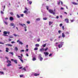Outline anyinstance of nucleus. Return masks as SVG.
I'll list each match as a JSON object with an SVG mask.
<instances>
[{
    "mask_svg": "<svg viewBox=\"0 0 78 78\" xmlns=\"http://www.w3.org/2000/svg\"><path fill=\"white\" fill-rule=\"evenodd\" d=\"M7 62L8 63V64L7 65V67H9V66H11V61L7 60Z\"/></svg>",
    "mask_w": 78,
    "mask_h": 78,
    "instance_id": "1",
    "label": "nucleus"
},
{
    "mask_svg": "<svg viewBox=\"0 0 78 78\" xmlns=\"http://www.w3.org/2000/svg\"><path fill=\"white\" fill-rule=\"evenodd\" d=\"M48 11L49 12H50V13H51V14H53V15H55V13L54 11H53V10L52 9H50Z\"/></svg>",
    "mask_w": 78,
    "mask_h": 78,
    "instance_id": "2",
    "label": "nucleus"
},
{
    "mask_svg": "<svg viewBox=\"0 0 78 78\" xmlns=\"http://www.w3.org/2000/svg\"><path fill=\"white\" fill-rule=\"evenodd\" d=\"M3 34H4L3 35V36H8V35H6L7 34V31H4L3 32Z\"/></svg>",
    "mask_w": 78,
    "mask_h": 78,
    "instance_id": "3",
    "label": "nucleus"
},
{
    "mask_svg": "<svg viewBox=\"0 0 78 78\" xmlns=\"http://www.w3.org/2000/svg\"><path fill=\"white\" fill-rule=\"evenodd\" d=\"M11 61H12L13 62H14L16 64H17V61L16 60H14V59H11Z\"/></svg>",
    "mask_w": 78,
    "mask_h": 78,
    "instance_id": "4",
    "label": "nucleus"
},
{
    "mask_svg": "<svg viewBox=\"0 0 78 78\" xmlns=\"http://www.w3.org/2000/svg\"><path fill=\"white\" fill-rule=\"evenodd\" d=\"M45 50V49H44V48H41L40 49V51L41 52H43Z\"/></svg>",
    "mask_w": 78,
    "mask_h": 78,
    "instance_id": "5",
    "label": "nucleus"
},
{
    "mask_svg": "<svg viewBox=\"0 0 78 78\" xmlns=\"http://www.w3.org/2000/svg\"><path fill=\"white\" fill-rule=\"evenodd\" d=\"M65 21L67 23H69V19H68L66 18L65 19Z\"/></svg>",
    "mask_w": 78,
    "mask_h": 78,
    "instance_id": "6",
    "label": "nucleus"
},
{
    "mask_svg": "<svg viewBox=\"0 0 78 78\" xmlns=\"http://www.w3.org/2000/svg\"><path fill=\"white\" fill-rule=\"evenodd\" d=\"M19 25H20L21 26V27H23L24 26H26V25L25 24L20 23Z\"/></svg>",
    "mask_w": 78,
    "mask_h": 78,
    "instance_id": "7",
    "label": "nucleus"
},
{
    "mask_svg": "<svg viewBox=\"0 0 78 78\" xmlns=\"http://www.w3.org/2000/svg\"><path fill=\"white\" fill-rule=\"evenodd\" d=\"M17 42H19V44H20V45H23V43L22 41H19V40H17Z\"/></svg>",
    "mask_w": 78,
    "mask_h": 78,
    "instance_id": "8",
    "label": "nucleus"
},
{
    "mask_svg": "<svg viewBox=\"0 0 78 78\" xmlns=\"http://www.w3.org/2000/svg\"><path fill=\"white\" fill-rule=\"evenodd\" d=\"M44 54L45 55V56H46L48 55V54H49V53L47 52H44Z\"/></svg>",
    "mask_w": 78,
    "mask_h": 78,
    "instance_id": "9",
    "label": "nucleus"
},
{
    "mask_svg": "<svg viewBox=\"0 0 78 78\" xmlns=\"http://www.w3.org/2000/svg\"><path fill=\"white\" fill-rule=\"evenodd\" d=\"M10 20L11 21H12V20H14V18L12 17H10L9 18Z\"/></svg>",
    "mask_w": 78,
    "mask_h": 78,
    "instance_id": "10",
    "label": "nucleus"
},
{
    "mask_svg": "<svg viewBox=\"0 0 78 78\" xmlns=\"http://www.w3.org/2000/svg\"><path fill=\"white\" fill-rule=\"evenodd\" d=\"M72 4L73 5H78V3H76L74 2H72Z\"/></svg>",
    "mask_w": 78,
    "mask_h": 78,
    "instance_id": "11",
    "label": "nucleus"
},
{
    "mask_svg": "<svg viewBox=\"0 0 78 78\" xmlns=\"http://www.w3.org/2000/svg\"><path fill=\"white\" fill-rule=\"evenodd\" d=\"M9 49L8 48H6L5 51H6V52H9Z\"/></svg>",
    "mask_w": 78,
    "mask_h": 78,
    "instance_id": "12",
    "label": "nucleus"
},
{
    "mask_svg": "<svg viewBox=\"0 0 78 78\" xmlns=\"http://www.w3.org/2000/svg\"><path fill=\"white\" fill-rule=\"evenodd\" d=\"M53 23V22H51V21H49V25L50 26L51 24Z\"/></svg>",
    "mask_w": 78,
    "mask_h": 78,
    "instance_id": "13",
    "label": "nucleus"
},
{
    "mask_svg": "<svg viewBox=\"0 0 78 78\" xmlns=\"http://www.w3.org/2000/svg\"><path fill=\"white\" fill-rule=\"evenodd\" d=\"M39 74H37L36 73L34 74V76H39Z\"/></svg>",
    "mask_w": 78,
    "mask_h": 78,
    "instance_id": "14",
    "label": "nucleus"
},
{
    "mask_svg": "<svg viewBox=\"0 0 78 78\" xmlns=\"http://www.w3.org/2000/svg\"><path fill=\"white\" fill-rule=\"evenodd\" d=\"M6 45H8V46H9V47H12V45L11 44H7Z\"/></svg>",
    "mask_w": 78,
    "mask_h": 78,
    "instance_id": "15",
    "label": "nucleus"
},
{
    "mask_svg": "<svg viewBox=\"0 0 78 78\" xmlns=\"http://www.w3.org/2000/svg\"><path fill=\"white\" fill-rule=\"evenodd\" d=\"M15 50L16 51H18V48L17 47H15Z\"/></svg>",
    "mask_w": 78,
    "mask_h": 78,
    "instance_id": "16",
    "label": "nucleus"
},
{
    "mask_svg": "<svg viewBox=\"0 0 78 78\" xmlns=\"http://www.w3.org/2000/svg\"><path fill=\"white\" fill-rule=\"evenodd\" d=\"M62 37H65V34H64V33H62Z\"/></svg>",
    "mask_w": 78,
    "mask_h": 78,
    "instance_id": "17",
    "label": "nucleus"
},
{
    "mask_svg": "<svg viewBox=\"0 0 78 78\" xmlns=\"http://www.w3.org/2000/svg\"><path fill=\"white\" fill-rule=\"evenodd\" d=\"M0 74L4 75V73L3 72L0 71Z\"/></svg>",
    "mask_w": 78,
    "mask_h": 78,
    "instance_id": "18",
    "label": "nucleus"
},
{
    "mask_svg": "<svg viewBox=\"0 0 78 78\" xmlns=\"http://www.w3.org/2000/svg\"><path fill=\"white\" fill-rule=\"evenodd\" d=\"M19 59L21 61V62H22V63H23V60L21 59V58H20Z\"/></svg>",
    "mask_w": 78,
    "mask_h": 78,
    "instance_id": "19",
    "label": "nucleus"
},
{
    "mask_svg": "<svg viewBox=\"0 0 78 78\" xmlns=\"http://www.w3.org/2000/svg\"><path fill=\"white\" fill-rule=\"evenodd\" d=\"M58 47L59 48H61L62 47V45H61V44H59L58 45Z\"/></svg>",
    "mask_w": 78,
    "mask_h": 78,
    "instance_id": "20",
    "label": "nucleus"
},
{
    "mask_svg": "<svg viewBox=\"0 0 78 78\" xmlns=\"http://www.w3.org/2000/svg\"><path fill=\"white\" fill-rule=\"evenodd\" d=\"M27 26H25V27H24V28H25V31H27Z\"/></svg>",
    "mask_w": 78,
    "mask_h": 78,
    "instance_id": "21",
    "label": "nucleus"
},
{
    "mask_svg": "<svg viewBox=\"0 0 78 78\" xmlns=\"http://www.w3.org/2000/svg\"><path fill=\"white\" fill-rule=\"evenodd\" d=\"M11 27H12L13 26H14V23H11Z\"/></svg>",
    "mask_w": 78,
    "mask_h": 78,
    "instance_id": "22",
    "label": "nucleus"
},
{
    "mask_svg": "<svg viewBox=\"0 0 78 78\" xmlns=\"http://www.w3.org/2000/svg\"><path fill=\"white\" fill-rule=\"evenodd\" d=\"M35 47H39V44H35Z\"/></svg>",
    "mask_w": 78,
    "mask_h": 78,
    "instance_id": "23",
    "label": "nucleus"
},
{
    "mask_svg": "<svg viewBox=\"0 0 78 78\" xmlns=\"http://www.w3.org/2000/svg\"><path fill=\"white\" fill-rule=\"evenodd\" d=\"M32 60H33V61H36V58L34 57L33 58Z\"/></svg>",
    "mask_w": 78,
    "mask_h": 78,
    "instance_id": "24",
    "label": "nucleus"
},
{
    "mask_svg": "<svg viewBox=\"0 0 78 78\" xmlns=\"http://www.w3.org/2000/svg\"><path fill=\"white\" fill-rule=\"evenodd\" d=\"M27 12H28V11L27 10H25L23 12L24 13H27Z\"/></svg>",
    "mask_w": 78,
    "mask_h": 78,
    "instance_id": "25",
    "label": "nucleus"
},
{
    "mask_svg": "<svg viewBox=\"0 0 78 78\" xmlns=\"http://www.w3.org/2000/svg\"><path fill=\"white\" fill-rule=\"evenodd\" d=\"M43 20H47V18H46V17L43 18Z\"/></svg>",
    "mask_w": 78,
    "mask_h": 78,
    "instance_id": "26",
    "label": "nucleus"
},
{
    "mask_svg": "<svg viewBox=\"0 0 78 78\" xmlns=\"http://www.w3.org/2000/svg\"><path fill=\"white\" fill-rule=\"evenodd\" d=\"M38 50V48L37 47L35 48L34 49V50Z\"/></svg>",
    "mask_w": 78,
    "mask_h": 78,
    "instance_id": "27",
    "label": "nucleus"
},
{
    "mask_svg": "<svg viewBox=\"0 0 78 78\" xmlns=\"http://www.w3.org/2000/svg\"><path fill=\"white\" fill-rule=\"evenodd\" d=\"M40 20V18H37L36 19V20L37 21H39Z\"/></svg>",
    "mask_w": 78,
    "mask_h": 78,
    "instance_id": "28",
    "label": "nucleus"
},
{
    "mask_svg": "<svg viewBox=\"0 0 78 78\" xmlns=\"http://www.w3.org/2000/svg\"><path fill=\"white\" fill-rule=\"evenodd\" d=\"M29 3L30 5H31V4H32V2L29 1Z\"/></svg>",
    "mask_w": 78,
    "mask_h": 78,
    "instance_id": "29",
    "label": "nucleus"
},
{
    "mask_svg": "<svg viewBox=\"0 0 78 78\" xmlns=\"http://www.w3.org/2000/svg\"><path fill=\"white\" fill-rule=\"evenodd\" d=\"M17 17L18 18H20V16H19L18 14L17 15Z\"/></svg>",
    "mask_w": 78,
    "mask_h": 78,
    "instance_id": "30",
    "label": "nucleus"
},
{
    "mask_svg": "<svg viewBox=\"0 0 78 78\" xmlns=\"http://www.w3.org/2000/svg\"><path fill=\"white\" fill-rule=\"evenodd\" d=\"M43 47H45L46 46V44H43V45H42Z\"/></svg>",
    "mask_w": 78,
    "mask_h": 78,
    "instance_id": "31",
    "label": "nucleus"
},
{
    "mask_svg": "<svg viewBox=\"0 0 78 78\" xmlns=\"http://www.w3.org/2000/svg\"><path fill=\"white\" fill-rule=\"evenodd\" d=\"M40 60L41 61H42V60H43V58L42 57L40 58Z\"/></svg>",
    "mask_w": 78,
    "mask_h": 78,
    "instance_id": "32",
    "label": "nucleus"
},
{
    "mask_svg": "<svg viewBox=\"0 0 78 78\" xmlns=\"http://www.w3.org/2000/svg\"><path fill=\"white\" fill-rule=\"evenodd\" d=\"M14 36H15V37H16L17 36H18V35H16V34H13Z\"/></svg>",
    "mask_w": 78,
    "mask_h": 78,
    "instance_id": "33",
    "label": "nucleus"
},
{
    "mask_svg": "<svg viewBox=\"0 0 78 78\" xmlns=\"http://www.w3.org/2000/svg\"><path fill=\"white\" fill-rule=\"evenodd\" d=\"M48 48H47L44 49V51H47V50H48Z\"/></svg>",
    "mask_w": 78,
    "mask_h": 78,
    "instance_id": "34",
    "label": "nucleus"
},
{
    "mask_svg": "<svg viewBox=\"0 0 78 78\" xmlns=\"http://www.w3.org/2000/svg\"><path fill=\"white\" fill-rule=\"evenodd\" d=\"M22 71L24 70V71H26V69H22Z\"/></svg>",
    "mask_w": 78,
    "mask_h": 78,
    "instance_id": "35",
    "label": "nucleus"
},
{
    "mask_svg": "<svg viewBox=\"0 0 78 78\" xmlns=\"http://www.w3.org/2000/svg\"><path fill=\"white\" fill-rule=\"evenodd\" d=\"M10 14H11V15H12L13 14V12H10Z\"/></svg>",
    "mask_w": 78,
    "mask_h": 78,
    "instance_id": "36",
    "label": "nucleus"
},
{
    "mask_svg": "<svg viewBox=\"0 0 78 78\" xmlns=\"http://www.w3.org/2000/svg\"><path fill=\"white\" fill-rule=\"evenodd\" d=\"M24 76L23 75H20V78H21V77H23V76Z\"/></svg>",
    "mask_w": 78,
    "mask_h": 78,
    "instance_id": "37",
    "label": "nucleus"
},
{
    "mask_svg": "<svg viewBox=\"0 0 78 78\" xmlns=\"http://www.w3.org/2000/svg\"><path fill=\"white\" fill-rule=\"evenodd\" d=\"M42 58V57H41V55L39 54V58Z\"/></svg>",
    "mask_w": 78,
    "mask_h": 78,
    "instance_id": "38",
    "label": "nucleus"
},
{
    "mask_svg": "<svg viewBox=\"0 0 78 78\" xmlns=\"http://www.w3.org/2000/svg\"><path fill=\"white\" fill-rule=\"evenodd\" d=\"M27 23H28V24H29V23H30V22L29 21H27Z\"/></svg>",
    "mask_w": 78,
    "mask_h": 78,
    "instance_id": "39",
    "label": "nucleus"
},
{
    "mask_svg": "<svg viewBox=\"0 0 78 78\" xmlns=\"http://www.w3.org/2000/svg\"><path fill=\"white\" fill-rule=\"evenodd\" d=\"M46 9L47 10H48V6H46Z\"/></svg>",
    "mask_w": 78,
    "mask_h": 78,
    "instance_id": "40",
    "label": "nucleus"
},
{
    "mask_svg": "<svg viewBox=\"0 0 78 78\" xmlns=\"http://www.w3.org/2000/svg\"><path fill=\"white\" fill-rule=\"evenodd\" d=\"M9 53H10V54H11V55H14L13 52H10Z\"/></svg>",
    "mask_w": 78,
    "mask_h": 78,
    "instance_id": "41",
    "label": "nucleus"
},
{
    "mask_svg": "<svg viewBox=\"0 0 78 78\" xmlns=\"http://www.w3.org/2000/svg\"><path fill=\"white\" fill-rule=\"evenodd\" d=\"M62 28L63 30H64V26H62Z\"/></svg>",
    "mask_w": 78,
    "mask_h": 78,
    "instance_id": "42",
    "label": "nucleus"
},
{
    "mask_svg": "<svg viewBox=\"0 0 78 78\" xmlns=\"http://www.w3.org/2000/svg\"><path fill=\"white\" fill-rule=\"evenodd\" d=\"M11 42L12 44H14L15 43V42L14 41H12Z\"/></svg>",
    "mask_w": 78,
    "mask_h": 78,
    "instance_id": "43",
    "label": "nucleus"
},
{
    "mask_svg": "<svg viewBox=\"0 0 78 78\" xmlns=\"http://www.w3.org/2000/svg\"><path fill=\"white\" fill-rule=\"evenodd\" d=\"M20 15L21 16V17H23V14H21Z\"/></svg>",
    "mask_w": 78,
    "mask_h": 78,
    "instance_id": "44",
    "label": "nucleus"
},
{
    "mask_svg": "<svg viewBox=\"0 0 78 78\" xmlns=\"http://www.w3.org/2000/svg\"><path fill=\"white\" fill-rule=\"evenodd\" d=\"M58 33L59 34H60V33H61V30H58Z\"/></svg>",
    "mask_w": 78,
    "mask_h": 78,
    "instance_id": "45",
    "label": "nucleus"
},
{
    "mask_svg": "<svg viewBox=\"0 0 78 78\" xmlns=\"http://www.w3.org/2000/svg\"><path fill=\"white\" fill-rule=\"evenodd\" d=\"M0 44H4V43L2 42H0Z\"/></svg>",
    "mask_w": 78,
    "mask_h": 78,
    "instance_id": "46",
    "label": "nucleus"
},
{
    "mask_svg": "<svg viewBox=\"0 0 78 78\" xmlns=\"http://www.w3.org/2000/svg\"><path fill=\"white\" fill-rule=\"evenodd\" d=\"M9 41L10 42L11 41V39H10V38H9Z\"/></svg>",
    "mask_w": 78,
    "mask_h": 78,
    "instance_id": "47",
    "label": "nucleus"
},
{
    "mask_svg": "<svg viewBox=\"0 0 78 78\" xmlns=\"http://www.w3.org/2000/svg\"><path fill=\"white\" fill-rule=\"evenodd\" d=\"M74 21V20H71V22H73Z\"/></svg>",
    "mask_w": 78,
    "mask_h": 78,
    "instance_id": "48",
    "label": "nucleus"
},
{
    "mask_svg": "<svg viewBox=\"0 0 78 78\" xmlns=\"http://www.w3.org/2000/svg\"><path fill=\"white\" fill-rule=\"evenodd\" d=\"M1 14H4V13L3 12V11H1Z\"/></svg>",
    "mask_w": 78,
    "mask_h": 78,
    "instance_id": "49",
    "label": "nucleus"
},
{
    "mask_svg": "<svg viewBox=\"0 0 78 78\" xmlns=\"http://www.w3.org/2000/svg\"><path fill=\"white\" fill-rule=\"evenodd\" d=\"M60 27H62V23L60 24Z\"/></svg>",
    "mask_w": 78,
    "mask_h": 78,
    "instance_id": "50",
    "label": "nucleus"
},
{
    "mask_svg": "<svg viewBox=\"0 0 78 78\" xmlns=\"http://www.w3.org/2000/svg\"><path fill=\"white\" fill-rule=\"evenodd\" d=\"M9 33H10L9 32L7 31V34H9Z\"/></svg>",
    "mask_w": 78,
    "mask_h": 78,
    "instance_id": "51",
    "label": "nucleus"
},
{
    "mask_svg": "<svg viewBox=\"0 0 78 78\" xmlns=\"http://www.w3.org/2000/svg\"><path fill=\"white\" fill-rule=\"evenodd\" d=\"M5 9V5L4 6V9L3 10V11H4V9Z\"/></svg>",
    "mask_w": 78,
    "mask_h": 78,
    "instance_id": "52",
    "label": "nucleus"
},
{
    "mask_svg": "<svg viewBox=\"0 0 78 78\" xmlns=\"http://www.w3.org/2000/svg\"><path fill=\"white\" fill-rule=\"evenodd\" d=\"M25 9H26V10H27L26 11H28V9H27V7H26L25 8Z\"/></svg>",
    "mask_w": 78,
    "mask_h": 78,
    "instance_id": "53",
    "label": "nucleus"
},
{
    "mask_svg": "<svg viewBox=\"0 0 78 78\" xmlns=\"http://www.w3.org/2000/svg\"><path fill=\"white\" fill-rule=\"evenodd\" d=\"M61 45H63V42H61Z\"/></svg>",
    "mask_w": 78,
    "mask_h": 78,
    "instance_id": "54",
    "label": "nucleus"
},
{
    "mask_svg": "<svg viewBox=\"0 0 78 78\" xmlns=\"http://www.w3.org/2000/svg\"><path fill=\"white\" fill-rule=\"evenodd\" d=\"M58 5H60V1H59V2L58 3Z\"/></svg>",
    "mask_w": 78,
    "mask_h": 78,
    "instance_id": "55",
    "label": "nucleus"
},
{
    "mask_svg": "<svg viewBox=\"0 0 78 78\" xmlns=\"http://www.w3.org/2000/svg\"><path fill=\"white\" fill-rule=\"evenodd\" d=\"M52 55V54H50L49 55V56H51Z\"/></svg>",
    "mask_w": 78,
    "mask_h": 78,
    "instance_id": "56",
    "label": "nucleus"
},
{
    "mask_svg": "<svg viewBox=\"0 0 78 78\" xmlns=\"http://www.w3.org/2000/svg\"><path fill=\"white\" fill-rule=\"evenodd\" d=\"M37 42H39L40 41V39H39L37 40Z\"/></svg>",
    "mask_w": 78,
    "mask_h": 78,
    "instance_id": "57",
    "label": "nucleus"
},
{
    "mask_svg": "<svg viewBox=\"0 0 78 78\" xmlns=\"http://www.w3.org/2000/svg\"><path fill=\"white\" fill-rule=\"evenodd\" d=\"M56 19H59V16H57L56 17Z\"/></svg>",
    "mask_w": 78,
    "mask_h": 78,
    "instance_id": "58",
    "label": "nucleus"
},
{
    "mask_svg": "<svg viewBox=\"0 0 78 78\" xmlns=\"http://www.w3.org/2000/svg\"><path fill=\"white\" fill-rule=\"evenodd\" d=\"M20 51H21L22 52H23V51H24V50H21Z\"/></svg>",
    "mask_w": 78,
    "mask_h": 78,
    "instance_id": "59",
    "label": "nucleus"
},
{
    "mask_svg": "<svg viewBox=\"0 0 78 78\" xmlns=\"http://www.w3.org/2000/svg\"><path fill=\"white\" fill-rule=\"evenodd\" d=\"M66 34H69V33L68 32H66Z\"/></svg>",
    "mask_w": 78,
    "mask_h": 78,
    "instance_id": "60",
    "label": "nucleus"
},
{
    "mask_svg": "<svg viewBox=\"0 0 78 78\" xmlns=\"http://www.w3.org/2000/svg\"><path fill=\"white\" fill-rule=\"evenodd\" d=\"M23 68V67L22 66V67H20L19 68V69H22Z\"/></svg>",
    "mask_w": 78,
    "mask_h": 78,
    "instance_id": "61",
    "label": "nucleus"
},
{
    "mask_svg": "<svg viewBox=\"0 0 78 78\" xmlns=\"http://www.w3.org/2000/svg\"><path fill=\"white\" fill-rule=\"evenodd\" d=\"M9 37L10 38H13L12 36H10Z\"/></svg>",
    "mask_w": 78,
    "mask_h": 78,
    "instance_id": "62",
    "label": "nucleus"
},
{
    "mask_svg": "<svg viewBox=\"0 0 78 78\" xmlns=\"http://www.w3.org/2000/svg\"><path fill=\"white\" fill-rule=\"evenodd\" d=\"M26 51H28V49H26Z\"/></svg>",
    "mask_w": 78,
    "mask_h": 78,
    "instance_id": "63",
    "label": "nucleus"
},
{
    "mask_svg": "<svg viewBox=\"0 0 78 78\" xmlns=\"http://www.w3.org/2000/svg\"><path fill=\"white\" fill-rule=\"evenodd\" d=\"M6 59H7V60H8V58L7 57H5Z\"/></svg>",
    "mask_w": 78,
    "mask_h": 78,
    "instance_id": "64",
    "label": "nucleus"
}]
</instances>
